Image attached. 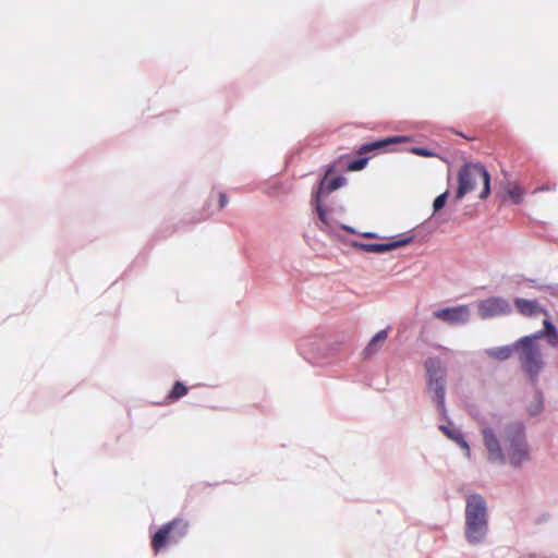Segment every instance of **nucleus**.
Wrapping results in <instances>:
<instances>
[{
	"label": "nucleus",
	"mask_w": 558,
	"mask_h": 558,
	"mask_svg": "<svg viewBox=\"0 0 558 558\" xmlns=\"http://www.w3.org/2000/svg\"><path fill=\"white\" fill-rule=\"evenodd\" d=\"M484 446L492 462L505 463L506 458L513 468H520L530 460L524 427L520 423L508 424L502 433V446L490 427L482 430Z\"/></svg>",
	"instance_id": "1"
},
{
	"label": "nucleus",
	"mask_w": 558,
	"mask_h": 558,
	"mask_svg": "<svg viewBox=\"0 0 558 558\" xmlns=\"http://www.w3.org/2000/svg\"><path fill=\"white\" fill-rule=\"evenodd\" d=\"M487 533V509L484 498L471 495L465 506V537L469 543H481Z\"/></svg>",
	"instance_id": "2"
},
{
	"label": "nucleus",
	"mask_w": 558,
	"mask_h": 558,
	"mask_svg": "<svg viewBox=\"0 0 558 558\" xmlns=\"http://www.w3.org/2000/svg\"><path fill=\"white\" fill-rule=\"evenodd\" d=\"M458 189L456 199H462L465 194L476 191L482 185L478 197L485 199L490 193V177L484 166L478 163H466L458 173Z\"/></svg>",
	"instance_id": "3"
},
{
	"label": "nucleus",
	"mask_w": 558,
	"mask_h": 558,
	"mask_svg": "<svg viewBox=\"0 0 558 558\" xmlns=\"http://www.w3.org/2000/svg\"><path fill=\"white\" fill-rule=\"evenodd\" d=\"M428 390L434 392V401L440 411H445V377L446 368L437 357H429L425 361Z\"/></svg>",
	"instance_id": "4"
},
{
	"label": "nucleus",
	"mask_w": 558,
	"mask_h": 558,
	"mask_svg": "<svg viewBox=\"0 0 558 558\" xmlns=\"http://www.w3.org/2000/svg\"><path fill=\"white\" fill-rule=\"evenodd\" d=\"M518 350H520V362L522 367L530 376H536L543 367V361L541 351L535 344L533 337H523L517 343Z\"/></svg>",
	"instance_id": "5"
},
{
	"label": "nucleus",
	"mask_w": 558,
	"mask_h": 558,
	"mask_svg": "<svg viewBox=\"0 0 558 558\" xmlns=\"http://www.w3.org/2000/svg\"><path fill=\"white\" fill-rule=\"evenodd\" d=\"M477 311L481 318L488 319L510 314L511 306L506 299L492 296L480 301L477 303Z\"/></svg>",
	"instance_id": "6"
},
{
	"label": "nucleus",
	"mask_w": 558,
	"mask_h": 558,
	"mask_svg": "<svg viewBox=\"0 0 558 558\" xmlns=\"http://www.w3.org/2000/svg\"><path fill=\"white\" fill-rule=\"evenodd\" d=\"M434 317L450 325L465 324L470 317L469 305L462 304L453 307H446L434 312Z\"/></svg>",
	"instance_id": "7"
},
{
	"label": "nucleus",
	"mask_w": 558,
	"mask_h": 558,
	"mask_svg": "<svg viewBox=\"0 0 558 558\" xmlns=\"http://www.w3.org/2000/svg\"><path fill=\"white\" fill-rule=\"evenodd\" d=\"M410 241H411V239H404V240L392 241V242H388V243H373V244L354 242L353 246L361 251H364V252L381 254V253H386L391 250L401 247V246L410 243Z\"/></svg>",
	"instance_id": "8"
},
{
	"label": "nucleus",
	"mask_w": 558,
	"mask_h": 558,
	"mask_svg": "<svg viewBox=\"0 0 558 558\" xmlns=\"http://www.w3.org/2000/svg\"><path fill=\"white\" fill-rule=\"evenodd\" d=\"M518 312L527 317H535L541 314L547 315V312L539 306L536 301L518 298L514 300Z\"/></svg>",
	"instance_id": "9"
},
{
	"label": "nucleus",
	"mask_w": 558,
	"mask_h": 558,
	"mask_svg": "<svg viewBox=\"0 0 558 558\" xmlns=\"http://www.w3.org/2000/svg\"><path fill=\"white\" fill-rule=\"evenodd\" d=\"M403 141H404V138L402 136H392V137H387L384 140L375 141L372 143L363 144L359 147L357 154L365 155V154H368V153H372L375 150L383 149L389 145H392L396 143H401Z\"/></svg>",
	"instance_id": "10"
},
{
	"label": "nucleus",
	"mask_w": 558,
	"mask_h": 558,
	"mask_svg": "<svg viewBox=\"0 0 558 558\" xmlns=\"http://www.w3.org/2000/svg\"><path fill=\"white\" fill-rule=\"evenodd\" d=\"M166 525H170V542H173L174 544L180 542L187 534L189 531V522L182 518H175L172 521L168 522Z\"/></svg>",
	"instance_id": "11"
},
{
	"label": "nucleus",
	"mask_w": 558,
	"mask_h": 558,
	"mask_svg": "<svg viewBox=\"0 0 558 558\" xmlns=\"http://www.w3.org/2000/svg\"><path fill=\"white\" fill-rule=\"evenodd\" d=\"M331 169H328L325 177L320 181V185L317 190L320 191V195H323L325 192L330 193L332 191H336L345 183V178L342 175H337L329 179V174L331 173Z\"/></svg>",
	"instance_id": "12"
},
{
	"label": "nucleus",
	"mask_w": 558,
	"mask_h": 558,
	"mask_svg": "<svg viewBox=\"0 0 558 558\" xmlns=\"http://www.w3.org/2000/svg\"><path fill=\"white\" fill-rule=\"evenodd\" d=\"M170 525H162L153 536L151 538V548L155 554L159 553L168 544H172L170 542L171 534L169 533Z\"/></svg>",
	"instance_id": "13"
},
{
	"label": "nucleus",
	"mask_w": 558,
	"mask_h": 558,
	"mask_svg": "<svg viewBox=\"0 0 558 558\" xmlns=\"http://www.w3.org/2000/svg\"><path fill=\"white\" fill-rule=\"evenodd\" d=\"M387 338H388V330L387 329H383V330L378 331L371 339V341L368 342V344L364 349V355L368 357V356H372L375 353H377L380 350V348L383 347V344H384V342L386 341Z\"/></svg>",
	"instance_id": "14"
},
{
	"label": "nucleus",
	"mask_w": 558,
	"mask_h": 558,
	"mask_svg": "<svg viewBox=\"0 0 558 558\" xmlns=\"http://www.w3.org/2000/svg\"><path fill=\"white\" fill-rule=\"evenodd\" d=\"M514 350H518V347H515V343L513 345H505V347L488 349V350H486V355L494 360L505 361V360H508L512 355Z\"/></svg>",
	"instance_id": "15"
},
{
	"label": "nucleus",
	"mask_w": 558,
	"mask_h": 558,
	"mask_svg": "<svg viewBox=\"0 0 558 558\" xmlns=\"http://www.w3.org/2000/svg\"><path fill=\"white\" fill-rule=\"evenodd\" d=\"M543 325H544V330H541L538 332H536L535 335H533V340H537V339H541L543 337H548L549 338V342L551 344H557L558 343V332L555 328V326L551 324V322L549 319H544L543 322Z\"/></svg>",
	"instance_id": "16"
},
{
	"label": "nucleus",
	"mask_w": 558,
	"mask_h": 558,
	"mask_svg": "<svg viewBox=\"0 0 558 558\" xmlns=\"http://www.w3.org/2000/svg\"><path fill=\"white\" fill-rule=\"evenodd\" d=\"M440 429L447 435L450 439L454 440L458 445L461 446L466 452V456L470 457V447L468 442L464 440L462 434L457 429H451L446 426H440Z\"/></svg>",
	"instance_id": "17"
},
{
	"label": "nucleus",
	"mask_w": 558,
	"mask_h": 558,
	"mask_svg": "<svg viewBox=\"0 0 558 558\" xmlns=\"http://www.w3.org/2000/svg\"><path fill=\"white\" fill-rule=\"evenodd\" d=\"M187 391H189V389L183 383L175 381L171 391L168 395V399L171 401H175V400L184 397L187 393Z\"/></svg>",
	"instance_id": "18"
},
{
	"label": "nucleus",
	"mask_w": 558,
	"mask_h": 558,
	"mask_svg": "<svg viewBox=\"0 0 558 558\" xmlns=\"http://www.w3.org/2000/svg\"><path fill=\"white\" fill-rule=\"evenodd\" d=\"M507 194L514 204H520L524 196V190L519 185H514L508 189Z\"/></svg>",
	"instance_id": "19"
},
{
	"label": "nucleus",
	"mask_w": 558,
	"mask_h": 558,
	"mask_svg": "<svg viewBox=\"0 0 558 558\" xmlns=\"http://www.w3.org/2000/svg\"><path fill=\"white\" fill-rule=\"evenodd\" d=\"M367 162H368V158L367 157L359 158L356 160L351 161L347 166V169L349 171H360V170H362V169H364L366 167Z\"/></svg>",
	"instance_id": "20"
},
{
	"label": "nucleus",
	"mask_w": 558,
	"mask_h": 558,
	"mask_svg": "<svg viewBox=\"0 0 558 558\" xmlns=\"http://www.w3.org/2000/svg\"><path fill=\"white\" fill-rule=\"evenodd\" d=\"M322 196L323 195H320V191H316L314 193V201H315V204H316V211L318 214L319 219L322 221H325L326 220V213H325V209L322 206Z\"/></svg>",
	"instance_id": "21"
},
{
	"label": "nucleus",
	"mask_w": 558,
	"mask_h": 558,
	"mask_svg": "<svg viewBox=\"0 0 558 558\" xmlns=\"http://www.w3.org/2000/svg\"><path fill=\"white\" fill-rule=\"evenodd\" d=\"M447 198H448V192H445L435 198L434 204H433L435 213L440 210L446 205Z\"/></svg>",
	"instance_id": "22"
},
{
	"label": "nucleus",
	"mask_w": 558,
	"mask_h": 558,
	"mask_svg": "<svg viewBox=\"0 0 558 558\" xmlns=\"http://www.w3.org/2000/svg\"><path fill=\"white\" fill-rule=\"evenodd\" d=\"M227 202H228L227 195L225 193H220L219 194V207L223 208L226 206Z\"/></svg>",
	"instance_id": "23"
},
{
	"label": "nucleus",
	"mask_w": 558,
	"mask_h": 558,
	"mask_svg": "<svg viewBox=\"0 0 558 558\" xmlns=\"http://www.w3.org/2000/svg\"><path fill=\"white\" fill-rule=\"evenodd\" d=\"M414 151L420 156H429L428 151L423 148H416Z\"/></svg>",
	"instance_id": "24"
},
{
	"label": "nucleus",
	"mask_w": 558,
	"mask_h": 558,
	"mask_svg": "<svg viewBox=\"0 0 558 558\" xmlns=\"http://www.w3.org/2000/svg\"><path fill=\"white\" fill-rule=\"evenodd\" d=\"M541 411V403L538 402L535 410L532 411V414H537Z\"/></svg>",
	"instance_id": "25"
},
{
	"label": "nucleus",
	"mask_w": 558,
	"mask_h": 558,
	"mask_svg": "<svg viewBox=\"0 0 558 558\" xmlns=\"http://www.w3.org/2000/svg\"><path fill=\"white\" fill-rule=\"evenodd\" d=\"M364 236H366V238H374L375 234L374 233H365Z\"/></svg>",
	"instance_id": "26"
}]
</instances>
